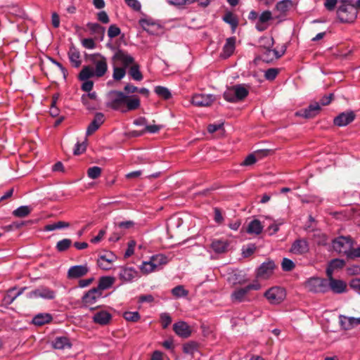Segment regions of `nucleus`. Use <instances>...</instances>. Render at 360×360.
Returning <instances> with one entry per match:
<instances>
[{
    "label": "nucleus",
    "instance_id": "obj_1",
    "mask_svg": "<svg viewBox=\"0 0 360 360\" xmlns=\"http://www.w3.org/2000/svg\"><path fill=\"white\" fill-rule=\"evenodd\" d=\"M105 105L113 110L127 113L138 109L141 101L138 96H129L121 91L111 90L105 95Z\"/></svg>",
    "mask_w": 360,
    "mask_h": 360
},
{
    "label": "nucleus",
    "instance_id": "obj_2",
    "mask_svg": "<svg viewBox=\"0 0 360 360\" xmlns=\"http://www.w3.org/2000/svg\"><path fill=\"white\" fill-rule=\"evenodd\" d=\"M91 65L83 67L79 74L80 80H86L91 77H102L108 71L106 58L101 53H92L88 56Z\"/></svg>",
    "mask_w": 360,
    "mask_h": 360
},
{
    "label": "nucleus",
    "instance_id": "obj_3",
    "mask_svg": "<svg viewBox=\"0 0 360 360\" xmlns=\"http://www.w3.org/2000/svg\"><path fill=\"white\" fill-rule=\"evenodd\" d=\"M260 47L264 49L262 53V60L266 63L281 58L286 51V46L283 44L280 51L273 49L274 40L272 37L264 36L259 40Z\"/></svg>",
    "mask_w": 360,
    "mask_h": 360
},
{
    "label": "nucleus",
    "instance_id": "obj_4",
    "mask_svg": "<svg viewBox=\"0 0 360 360\" xmlns=\"http://www.w3.org/2000/svg\"><path fill=\"white\" fill-rule=\"evenodd\" d=\"M337 15L342 22H352L357 17L356 7L350 4H343L338 8Z\"/></svg>",
    "mask_w": 360,
    "mask_h": 360
},
{
    "label": "nucleus",
    "instance_id": "obj_5",
    "mask_svg": "<svg viewBox=\"0 0 360 360\" xmlns=\"http://www.w3.org/2000/svg\"><path fill=\"white\" fill-rule=\"evenodd\" d=\"M305 288L311 292L325 293L328 291V282L326 278L313 276L304 283Z\"/></svg>",
    "mask_w": 360,
    "mask_h": 360
},
{
    "label": "nucleus",
    "instance_id": "obj_6",
    "mask_svg": "<svg viewBox=\"0 0 360 360\" xmlns=\"http://www.w3.org/2000/svg\"><path fill=\"white\" fill-rule=\"evenodd\" d=\"M332 246L335 252L348 257L351 248L353 247V240L349 236H340L333 240Z\"/></svg>",
    "mask_w": 360,
    "mask_h": 360
},
{
    "label": "nucleus",
    "instance_id": "obj_7",
    "mask_svg": "<svg viewBox=\"0 0 360 360\" xmlns=\"http://www.w3.org/2000/svg\"><path fill=\"white\" fill-rule=\"evenodd\" d=\"M264 296L271 304H278L284 300L286 292L284 288L279 286H274L267 290Z\"/></svg>",
    "mask_w": 360,
    "mask_h": 360
},
{
    "label": "nucleus",
    "instance_id": "obj_8",
    "mask_svg": "<svg viewBox=\"0 0 360 360\" xmlns=\"http://www.w3.org/2000/svg\"><path fill=\"white\" fill-rule=\"evenodd\" d=\"M261 288V285L257 282L249 284L244 288L236 289L231 295L233 302H242L246 299L247 294L252 290H258Z\"/></svg>",
    "mask_w": 360,
    "mask_h": 360
},
{
    "label": "nucleus",
    "instance_id": "obj_9",
    "mask_svg": "<svg viewBox=\"0 0 360 360\" xmlns=\"http://www.w3.org/2000/svg\"><path fill=\"white\" fill-rule=\"evenodd\" d=\"M103 297H104L103 292L93 288L83 295L82 300L85 307L93 309L95 308L93 305L98 303Z\"/></svg>",
    "mask_w": 360,
    "mask_h": 360
},
{
    "label": "nucleus",
    "instance_id": "obj_10",
    "mask_svg": "<svg viewBox=\"0 0 360 360\" xmlns=\"http://www.w3.org/2000/svg\"><path fill=\"white\" fill-rule=\"evenodd\" d=\"M275 268V262L272 259H267L256 269V276L261 279H268L273 274Z\"/></svg>",
    "mask_w": 360,
    "mask_h": 360
},
{
    "label": "nucleus",
    "instance_id": "obj_11",
    "mask_svg": "<svg viewBox=\"0 0 360 360\" xmlns=\"http://www.w3.org/2000/svg\"><path fill=\"white\" fill-rule=\"evenodd\" d=\"M112 60L118 63L122 68H127L135 64L134 58L127 51L118 49L112 56Z\"/></svg>",
    "mask_w": 360,
    "mask_h": 360
},
{
    "label": "nucleus",
    "instance_id": "obj_12",
    "mask_svg": "<svg viewBox=\"0 0 360 360\" xmlns=\"http://www.w3.org/2000/svg\"><path fill=\"white\" fill-rule=\"evenodd\" d=\"M356 117L353 110L342 112L333 119V124L339 127H346L352 123Z\"/></svg>",
    "mask_w": 360,
    "mask_h": 360
},
{
    "label": "nucleus",
    "instance_id": "obj_13",
    "mask_svg": "<svg viewBox=\"0 0 360 360\" xmlns=\"http://www.w3.org/2000/svg\"><path fill=\"white\" fill-rule=\"evenodd\" d=\"M215 100L213 94H196L193 96L191 103L198 107H207L210 105Z\"/></svg>",
    "mask_w": 360,
    "mask_h": 360
},
{
    "label": "nucleus",
    "instance_id": "obj_14",
    "mask_svg": "<svg viewBox=\"0 0 360 360\" xmlns=\"http://www.w3.org/2000/svg\"><path fill=\"white\" fill-rule=\"evenodd\" d=\"M27 297L30 299L42 298L46 300H52L55 297V292L51 289L41 286L31 292H30Z\"/></svg>",
    "mask_w": 360,
    "mask_h": 360
},
{
    "label": "nucleus",
    "instance_id": "obj_15",
    "mask_svg": "<svg viewBox=\"0 0 360 360\" xmlns=\"http://www.w3.org/2000/svg\"><path fill=\"white\" fill-rule=\"evenodd\" d=\"M309 250L308 241L304 238H299L295 240L290 249V252L296 255H303Z\"/></svg>",
    "mask_w": 360,
    "mask_h": 360
},
{
    "label": "nucleus",
    "instance_id": "obj_16",
    "mask_svg": "<svg viewBox=\"0 0 360 360\" xmlns=\"http://www.w3.org/2000/svg\"><path fill=\"white\" fill-rule=\"evenodd\" d=\"M86 27L89 29L90 34L94 36L93 39L98 42L103 41L105 34V29L104 27L96 22H88L86 24Z\"/></svg>",
    "mask_w": 360,
    "mask_h": 360
},
{
    "label": "nucleus",
    "instance_id": "obj_17",
    "mask_svg": "<svg viewBox=\"0 0 360 360\" xmlns=\"http://www.w3.org/2000/svg\"><path fill=\"white\" fill-rule=\"evenodd\" d=\"M112 319V314L107 310L99 309L96 311L93 316V321L101 326L108 325Z\"/></svg>",
    "mask_w": 360,
    "mask_h": 360
},
{
    "label": "nucleus",
    "instance_id": "obj_18",
    "mask_svg": "<svg viewBox=\"0 0 360 360\" xmlns=\"http://www.w3.org/2000/svg\"><path fill=\"white\" fill-rule=\"evenodd\" d=\"M321 110V105L319 103L315 102L310 104L307 108L301 110L295 113L297 116L304 118H313L317 115Z\"/></svg>",
    "mask_w": 360,
    "mask_h": 360
},
{
    "label": "nucleus",
    "instance_id": "obj_19",
    "mask_svg": "<svg viewBox=\"0 0 360 360\" xmlns=\"http://www.w3.org/2000/svg\"><path fill=\"white\" fill-rule=\"evenodd\" d=\"M138 276V272L133 267L122 266L120 269L119 277L124 282H132Z\"/></svg>",
    "mask_w": 360,
    "mask_h": 360
},
{
    "label": "nucleus",
    "instance_id": "obj_20",
    "mask_svg": "<svg viewBox=\"0 0 360 360\" xmlns=\"http://www.w3.org/2000/svg\"><path fill=\"white\" fill-rule=\"evenodd\" d=\"M328 277V290L330 289L336 294H341L346 291L347 285L345 282L341 280L335 279L332 276Z\"/></svg>",
    "mask_w": 360,
    "mask_h": 360
},
{
    "label": "nucleus",
    "instance_id": "obj_21",
    "mask_svg": "<svg viewBox=\"0 0 360 360\" xmlns=\"http://www.w3.org/2000/svg\"><path fill=\"white\" fill-rule=\"evenodd\" d=\"M89 267L86 264L82 265H75L69 268V278H79L85 276L89 272Z\"/></svg>",
    "mask_w": 360,
    "mask_h": 360
},
{
    "label": "nucleus",
    "instance_id": "obj_22",
    "mask_svg": "<svg viewBox=\"0 0 360 360\" xmlns=\"http://www.w3.org/2000/svg\"><path fill=\"white\" fill-rule=\"evenodd\" d=\"M236 49V38L232 37L226 39L223 46L220 57L224 59L229 58L234 52Z\"/></svg>",
    "mask_w": 360,
    "mask_h": 360
},
{
    "label": "nucleus",
    "instance_id": "obj_23",
    "mask_svg": "<svg viewBox=\"0 0 360 360\" xmlns=\"http://www.w3.org/2000/svg\"><path fill=\"white\" fill-rule=\"evenodd\" d=\"M175 333L184 338H188L191 335L189 326L185 321H179L173 325Z\"/></svg>",
    "mask_w": 360,
    "mask_h": 360
},
{
    "label": "nucleus",
    "instance_id": "obj_24",
    "mask_svg": "<svg viewBox=\"0 0 360 360\" xmlns=\"http://www.w3.org/2000/svg\"><path fill=\"white\" fill-rule=\"evenodd\" d=\"M115 259L116 256L113 253H106L99 256L98 259V265L103 269H110V266Z\"/></svg>",
    "mask_w": 360,
    "mask_h": 360
},
{
    "label": "nucleus",
    "instance_id": "obj_25",
    "mask_svg": "<svg viewBox=\"0 0 360 360\" xmlns=\"http://www.w3.org/2000/svg\"><path fill=\"white\" fill-rule=\"evenodd\" d=\"M104 122V115L102 112H96L94 120L89 124L86 134L88 135L96 131Z\"/></svg>",
    "mask_w": 360,
    "mask_h": 360
},
{
    "label": "nucleus",
    "instance_id": "obj_26",
    "mask_svg": "<svg viewBox=\"0 0 360 360\" xmlns=\"http://www.w3.org/2000/svg\"><path fill=\"white\" fill-rule=\"evenodd\" d=\"M229 243L227 241L223 240H214L210 245L212 250L217 254H221L226 252Z\"/></svg>",
    "mask_w": 360,
    "mask_h": 360
},
{
    "label": "nucleus",
    "instance_id": "obj_27",
    "mask_svg": "<svg viewBox=\"0 0 360 360\" xmlns=\"http://www.w3.org/2000/svg\"><path fill=\"white\" fill-rule=\"evenodd\" d=\"M263 230V226L258 219L251 221L248 226L247 232L250 234L259 235Z\"/></svg>",
    "mask_w": 360,
    "mask_h": 360
},
{
    "label": "nucleus",
    "instance_id": "obj_28",
    "mask_svg": "<svg viewBox=\"0 0 360 360\" xmlns=\"http://www.w3.org/2000/svg\"><path fill=\"white\" fill-rule=\"evenodd\" d=\"M339 319L340 326L344 330H350L356 326L354 317L340 315Z\"/></svg>",
    "mask_w": 360,
    "mask_h": 360
},
{
    "label": "nucleus",
    "instance_id": "obj_29",
    "mask_svg": "<svg viewBox=\"0 0 360 360\" xmlns=\"http://www.w3.org/2000/svg\"><path fill=\"white\" fill-rule=\"evenodd\" d=\"M232 89L235 94L237 101L244 99L248 95V90L243 84L233 86Z\"/></svg>",
    "mask_w": 360,
    "mask_h": 360
},
{
    "label": "nucleus",
    "instance_id": "obj_30",
    "mask_svg": "<svg viewBox=\"0 0 360 360\" xmlns=\"http://www.w3.org/2000/svg\"><path fill=\"white\" fill-rule=\"evenodd\" d=\"M345 264V262L342 259H333L329 263V266L327 268L326 273L328 276H331L333 271L338 269L342 268Z\"/></svg>",
    "mask_w": 360,
    "mask_h": 360
},
{
    "label": "nucleus",
    "instance_id": "obj_31",
    "mask_svg": "<svg viewBox=\"0 0 360 360\" xmlns=\"http://www.w3.org/2000/svg\"><path fill=\"white\" fill-rule=\"evenodd\" d=\"M52 320V316L48 313L39 314L36 315L33 319L32 323L36 326H42L49 323Z\"/></svg>",
    "mask_w": 360,
    "mask_h": 360
},
{
    "label": "nucleus",
    "instance_id": "obj_32",
    "mask_svg": "<svg viewBox=\"0 0 360 360\" xmlns=\"http://www.w3.org/2000/svg\"><path fill=\"white\" fill-rule=\"evenodd\" d=\"M69 59L72 65L75 68L80 66L82 60L79 52L74 47H71L69 50Z\"/></svg>",
    "mask_w": 360,
    "mask_h": 360
},
{
    "label": "nucleus",
    "instance_id": "obj_33",
    "mask_svg": "<svg viewBox=\"0 0 360 360\" xmlns=\"http://www.w3.org/2000/svg\"><path fill=\"white\" fill-rule=\"evenodd\" d=\"M293 6L292 0H281L276 5V9L281 14L286 13Z\"/></svg>",
    "mask_w": 360,
    "mask_h": 360
},
{
    "label": "nucleus",
    "instance_id": "obj_34",
    "mask_svg": "<svg viewBox=\"0 0 360 360\" xmlns=\"http://www.w3.org/2000/svg\"><path fill=\"white\" fill-rule=\"evenodd\" d=\"M114 279L110 276H103L100 278L98 287L96 288L98 289L100 292H102L104 290L108 289L113 284Z\"/></svg>",
    "mask_w": 360,
    "mask_h": 360
},
{
    "label": "nucleus",
    "instance_id": "obj_35",
    "mask_svg": "<svg viewBox=\"0 0 360 360\" xmlns=\"http://www.w3.org/2000/svg\"><path fill=\"white\" fill-rule=\"evenodd\" d=\"M155 93L160 98L168 100L172 97L169 89L165 86H156L154 89Z\"/></svg>",
    "mask_w": 360,
    "mask_h": 360
},
{
    "label": "nucleus",
    "instance_id": "obj_36",
    "mask_svg": "<svg viewBox=\"0 0 360 360\" xmlns=\"http://www.w3.org/2000/svg\"><path fill=\"white\" fill-rule=\"evenodd\" d=\"M150 258L158 270L160 269L162 265H165L168 262L167 257L162 254L153 255Z\"/></svg>",
    "mask_w": 360,
    "mask_h": 360
},
{
    "label": "nucleus",
    "instance_id": "obj_37",
    "mask_svg": "<svg viewBox=\"0 0 360 360\" xmlns=\"http://www.w3.org/2000/svg\"><path fill=\"white\" fill-rule=\"evenodd\" d=\"M223 20L230 25L233 30H235L238 25L237 18L231 12L226 13L223 16Z\"/></svg>",
    "mask_w": 360,
    "mask_h": 360
},
{
    "label": "nucleus",
    "instance_id": "obj_38",
    "mask_svg": "<svg viewBox=\"0 0 360 360\" xmlns=\"http://www.w3.org/2000/svg\"><path fill=\"white\" fill-rule=\"evenodd\" d=\"M129 74L133 79L136 81H141L143 79V75L139 70V65L136 63L131 66Z\"/></svg>",
    "mask_w": 360,
    "mask_h": 360
},
{
    "label": "nucleus",
    "instance_id": "obj_39",
    "mask_svg": "<svg viewBox=\"0 0 360 360\" xmlns=\"http://www.w3.org/2000/svg\"><path fill=\"white\" fill-rule=\"evenodd\" d=\"M140 269L141 271L144 274H149L158 270L155 267V264H153L151 258L150 259L149 261L143 262L142 264L140 266Z\"/></svg>",
    "mask_w": 360,
    "mask_h": 360
},
{
    "label": "nucleus",
    "instance_id": "obj_40",
    "mask_svg": "<svg viewBox=\"0 0 360 360\" xmlns=\"http://www.w3.org/2000/svg\"><path fill=\"white\" fill-rule=\"evenodd\" d=\"M172 295L176 298L186 297L188 295V291L186 290L183 285H177L172 290Z\"/></svg>",
    "mask_w": 360,
    "mask_h": 360
},
{
    "label": "nucleus",
    "instance_id": "obj_41",
    "mask_svg": "<svg viewBox=\"0 0 360 360\" xmlns=\"http://www.w3.org/2000/svg\"><path fill=\"white\" fill-rule=\"evenodd\" d=\"M31 210L29 206H20L13 212V214L18 217H25L31 212Z\"/></svg>",
    "mask_w": 360,
    "mask_h": 360
},
{
    "label": "nucleus",
    "instance_id": "obj_42",
    "mask_svg": "<svg viewBox=\"0 0 360 360\" xmlns=\"http://www.w3.org/2000/svg\"><path fill=\"white\" fill-rule=\"evenodd\" d=\"M295 267V262L286 257H284L281 262V268L283 271H291Z\"/></svg>",
    "mask_w": 360,
    "mask_h": 360
},
{
    "label": "nucleus",
    "instance_id": "obj_43",
    "mask_svg": "<svg viewBox=\"0 0 360 360\" xmlns=\"http://www.w3.org/2000/svg\"><path fill=\"white\" fill-rule=\"evenodd\" d=\"M126 68L122 67H114L112 77L115 80H121L126 75Z\"/></svg>",
    "mask_w": 360,
    "mask_h": 360
},
{
    "label": "nucleus",
    "instance_id": "obj_44",
    "mask_svg": "<svg viewBox=\"0 0 360 360\" xmlns=\"http://www.w3.org/2000/svg\"><path fill=\"white\" fill-rule=\"evenodd\" d=\"M53 347L58 349H62L68 345V338L66 337L56 338L53 342Z\"/></svg>",
    "mask_w": 360,
    "mask_h": 360
},
{
    "label": "nucleus",
    "instance_id": "obj_45",
    "mask_svg": "<svg viewBox=\"0 0 360 360\" xmlns=\"http://www.w3.org/2000/svg\"><path fill=\"white\" fill-rule=\"evenodd\" d=\"M124 318L131 322H136L140 319V314L138 311H126L123 314Z\"/></svg>",
    "mask_w": 360,
    "mask_h": 360
},
{
    "label": "nucleus",
    "instance_id": "obj_46",
    "mask_svg": "<svg viewBox=\"0 0 360 360\" xmlns=\"http://www.w3.org/2000/svg\"><path fill=\"white\" fill-rule=\"evenodd\" d=\"M68 226V224L63 221H58L56 223L47 224L44 226V231H52L56 229H59Z\"/></svg>",
    "mask_w": 360,
    "mask_h": 360
},
{
    "label": "nucleus",
    "instance_id": "obj_47",
    "mask_svg": "<svg viewBox=\"0 0 360 360\" xmlns=\"http://www.w3.org/2000/svg\"><path fill=\"white\" fill-rule=\"evenodd\" d=\"M121 33V30L116 25H110L108 30V36L109 38L112 39L119 36Z\"/></svg>",
    "mask_w": 360,
    "mask_h": 360
},
{
    "label": "nucleus",
    "instance_id": "obj_48",
    "mask_svg": "<svg viewBox=\"0 0 360 360\" xmlns=\"http://www.w3.org/2000/svg\"><path fill=\"white\" fill-rule=\"evenodd\" d=\"M101 174V169L98 166H94L88 169L87 174L90 179H95Z\"/></svg>",
    "mask_w": 360,
    "mask_h": 360
},
{
    "label": "nucleus",
    "instance_id": "obj_49",
    "mask_svg": "<svg viewBox=\"0 0 360 360\" xmlns=\"http://www.w3.org/2000/svg\"><path fill=\"white\" fill-rule=\"evenodd\" d=\"M96 40L93 38H84L82 39V45L86 49H94L96 47Z\"/></svg>",
    "mask_w": 360,
    "mask_h": 360
},
{
    "label": "nucleus",
    "instance_id": "obj_50",
    "mask_svg": "<svg viewBox=\"0 0 360 360\" xmlns=\"http://www.w3.org/2000/svg\"><path fill=\"white\" fill-rule=\"evenodd\" d=\"M278 74V70L276 68H269L265 71L264 77L267 80L271 81L274 80L277 75Z\"/></svg>",
    "mask_w": 360,
    "mask_h": 360
},
{
    "label": "nucleus",
    "instance_id": "obj_51",
    "mask_svg": "<svg viewBox=\"0 0 360 360\" xmlns=\"http://www.w3.org/2000/svg\"><path fill=\"white\" fill-rule=\"evenodd\" d=\"M224 98L226 101L231 103L238 102L236 98H235V94L232 89V88L228 89L224 93Z\"/></svg>",
    "mask_w": 360,
    "mask_h": 360
},
{
    "label": "nucleus",
    "instance_id": "obj_52",
    "mask_svg": "<svg viewBox=\"0 0 360 360\" xmlns=\"http://www.w3.org/2000/svg\"><path fill=\"white\" fill-rule=\"evenodd\" d=\"M272 19V14L270 11H263L258 17V21L260 22L266 23Z\"/></svg>",
    "mask_w": 360,
    "mask_h": 360
},
{
    "label": "nucleus",
    "instance_id": "obj_53",
    "mask_svg": "<svg viewBox=\"0 0 360 360\" xmlns=\"http://www.w3.org/2000/svg\"><path fill=\"white\" fill-rule=\"evenodd\" d=\"M161 324L163 328H166L172 322V318L168 313H162L160 315Z\"/></svg>",
    "mask_w": 360,
    "mask_h": 360
},
{
    "label": "nucleus",
    "instance_id": "obj_54",
    "mask_svg": "<svg viewBox=\"0 0 360 360\" xmlns=\"http://www.w3.org/2000/svg\"><path fill=\"white\" fill-rule=\"evenodd\" d=\"M86 149V141H83L82 143H77L74 149H73V153L74 155H80L83 153Z\"/></svg>",
    "mask_w": 360,
    "mask_h": 360
},
{
    "label": "nucleus",
    "instance_id": "obj_55",
    "mask_svg": "<svg viewBox=\"0 0 360 360\" xmlns=\"http://www.w3.org/2000/svg\"><path fill=\"white\" fill-rule=\"evenodd\" d=\"M256 247L254 244H248L245 248H243V255L245 257L250 256L255 252Z\"/></svg>",
    "mask_w": 360,
    "mask_h": 360
},
{
    "label": "nucleus",
    "instance_id": "obj_56",
    "mask_svg": "<svg viewBox=\"0 0 360 360\" xmlns=\"http://www.w3.org/2000/svg\"><path fill=\"white\" fill-rule=\"evenodd\" d=\"M196 350V345L193 342L186 343L183 347V351L186 354H193Z\"/></svg>",
    "mask_w": 360,
    "mask_h": 360
},
{
    "label": "nucleus",
    "instance_id": "obj_57",
    "mask_svg": "<svg viewBox=\"0 0 360 360\" xmlns=\"http://www.w3.org/2000/svg\"><path fill=\"white\" fill-rule=\"evenodd\" d=\"M136 245V242L134 240H131L128 243V247L124 252V257H129L134 252V248Z\"/></svg>",
    "mask_w": 360,
    "mask_h": 360
},
{
    "label": "nucleus",
    "instance_id": "obj_58",
    "mask_svg": "<svg viewBox=\"0 0 360 360\" xmlns=\"http://www.w3.org/2000/svg\"><path fill=\"white\" fill-rule=\"evenodd\" d=\"M82 100H91L93 102H94L95 103H96L98 105V100H97V95H96V92H88L87 94H83L82 96Z\"/></svg>",
    "mask_w": 360,
    "mask_h": 360
},
{
    "label": "nucleus",
    "instance_id": "obj_59",
    "mask_svg": "<svg viewBox=\"0 0 360 360\" xmlns=\"http://www.w3.org/2000/svg\"><path fill=\"white\" fill-rule=\"evenodd\" d=\"M83 81H84V82L82 84V89L84 91H86L87 93L90 92L91 91V89H93L94 82L91 80H89V79H87L86 80H83Z\"/></svg>",
    "mask_w": 360,
    "mask_h": 360
},
{
    "label": "nucleus",
    "instance_id": "obj_60",
    "mask_svg": "<svg viewBox=\"0 0 360 360\" xmlns=\"http://www.w3.org/2000/svg\"><path fill=\"white\" fill-rule=\"evenodd\" d=\"M126 4L135 11H139L141 5L138 0H125Z\"/></svg>",
    "mask_w": 360,
    "mask_h": 360
},
{
    "label": "nucleus",
    "instance_id": "obj_61",
    "mask_svg": "<svg viewBox=\"0 0 360 360\" xmlns=\"http://www.w3.org/2000/svg\"><path fill=\"white\" fill-rule=\"evenodd\" d=\"M338 0H324V6L325 8L329 11H333L337 4Z\"/></svg>",
    "mask_w": 360,
    "mask_h": 360
},
{
    "label": "nucleus",
    "instance_id": "obj_62",
    "mask_svg": "<svg viewBox=\"0 0 360 360\" xmlns=\"http://www.w3.org/2000/svg\"><path fill=\"white\" fill-rule=\"evenodd\" d=\"M124 93L127 95L129 94H134L135 92H138L139 88L131 84H127V85L124 86Z\"/></svg>",
    "mask_w": 360,
    "mask_h": 360
},
{
    "label": "nucleus",
    "instance_id": "obj_63",
    "mask_svg": "<svg viewBox=\"0 0 360 360\" xmlns=\"http://www.w3.org/2000/svg\"><path fill=\"white\" fill-rule=\"evenodd\" d=\"M98 20L105 24L109 22V17L107 13L104 11H100L98 13Z\"/></svg>",
    "mask_w": 360,
    "mask_h": 360
},
{
    "label": "nucleus",
    "instance_id": "obj_64",
    "mask_svg": "<svg viewBox=\"0 0 360 360\" xmlns=\"http://www.w3.org/2000/svg\"><path fill=\"white\" fill-rule=\"evenodd\" d=\"M56 248L58 251H64L68 249V239L65 238L59 241L56 245Z\"/></svg>",
    "mask_w": 360,
    "mask_h": 360
}]
</instances>
